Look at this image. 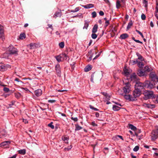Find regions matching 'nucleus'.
Returning <instances> with one entry per match:
<instances>
[{
  "mask_svg": "<svg viewBox=\"0 0 158 158\" xmlns=\"http://www.w3.org/2000/svg\"><path fill=\"white\" fill-rule=\"evenodd\" d=\"M77 17H79L80 18H83V16L82 14L79 13L77 15Z\"/></svg>",
  "mask_w": 158,
  "mask_h": 158,
  "instance_id": "4d7b16f0",
  "label": "nucleus"
},
{
  "mask_svg": "<svg viewBox=\"0 0 158 158\" xmlns=\"http://www.w3.org/2000/svg\"><path fill=\"white\" fill-rule=\"evenodd\" d=\"M75 126H76V128H75L76 131L79 130L81 129L82 128L79 125H76Z\"/></svg>",
  "mask_w": 158,
  "mask_h": 158,
  "instance_id": "a18cd8bd",
  "label": "nucleus"
},
{
  "mask_svg": "<svg viewBox=\"0 0 158 158\" xmlns=\"http://www.w3.org/2000/svg\"><path fill=\"white\" fill-rule=\"evenodd\" d=\"M35 94L37 96H39L42 94V91L41 89H38L35 91Z\"/></svg>",
  "mask_w": 158,
  "mask_h": 158,
  "instance_id": "4468645a",
  "label": "nucleus"
},
{
  "mask_svg": "<svg viewBox=\"0 0 158 158\" xmlns=\"http://www.w3.org/2000/svg\"><path fill=\"white\" fill-rule=\"evenodd\" d=\"M53 122H51L50 123L48 124V126L50 127H51L52 129H53L54 128V126L53 125Z\"/></svg>",
  "mask_w": 158,
  "mask_h": 158,
  "instance_id": "49530a36",
  "label": "nucleus"
},
{
  "mask_svg": "<svg viewBox=\"0 0 158 158\" xmlns=\"http://www.w3.org/2000/svg\"><path fill=\"white\" fill-rule=\"evenodd\" d=\"M145 88L149 89H152L154 87V85L153 83L149 81H147L145 82Z\"/></svg>",
  "mask_w": 158,
  "mask_h": 158,
  "instance_id": "423d86ee",
  "label": "nucleus"
},
{
  "mask_svg": "<svg viewBox=\"0 0 158 158\" xmlns=\"http://www.w3.org/2000/svg\"><path fill=\"white\" fill-rule=\"evenodd\" d=\"M130 78L131 81H136L137 80L136 76L135 73H133L131 75Z\"/></svg>",
  "mask_w": 158,
  "mask_h": 158,
  "instance_id": "f8f14e48",
  "label": "nucleus"
},
{
  "mask_svg": "<svg viewBox=\"0 0 158 158\" xmlns=\"http://www.w3.org/2000/svg\"><path fill=\"white\" fill-rule=\"evenodd\" d=\"M124 73L125 75L127 76L126 78H125V79H127L128 76L129 75V72L128 71V70L126 68L124 69L123 70Z\"/></svg>",
  "mask_w": 158,
  "mask_h": 158,
  "instance_id": "5701e85b",
  "label": "nucleus"
},
{
  "mask_svg": "<svg viewBox=\"0 0 158 158\" xmlns=\"http://www.w3.org/2000/svg\"><path fill=\"white\" fill-rule=\"evenodd\" d=\"M137 65L139 67L141 68L143 67L144 64L141 61H140L139 60L138 62L137 63Z\"/></svg>",
  "mask_w": 158,
  "mask_h": 158,
  "instance_id": "c9c22d12",
  "label": "nucleus"
},
{
  "mask_svg": "<svg viewBox=\"0 0 158 158\" xmlns=\"http://www.w3.org/2000/svg\"><path fill=\"white\" fill-rule=\"evenodd\" d=\"M89 107L91 109L95 111H97L99 110L97 108L94 107L91 105H89Z\"/></svg>",
  "mask_w": 158,
  "mask_h": 158,
  "instance_id": "c03bdc74",
  "label": "nucleus"
},
{
  "mask_svg": "<svg viewBox=\"0 0 158 158\" xmlns=\"http://www.w3.org/2000/svg\"><path fill=\"white\" fill-rule=\"evenodd\" d=\"M6 133L5 131L4 130H2L0 133V137L2 138L3 137H5L6 135Z\"/></svg>",
  "mask_w": 158,
  "mask_h": 158,
  "instance_id": "412c9836",
  "label": "nucleus"
},
{
  "mask_svg": "<svg viewBox=\"0 0 158 158\" xmlns=\"http://www.w3.org/2000/svg\"><path fill=\"white\" fill-rule=\"evenodd\" d=\"M28 47H30V49H35L40 47L39 44L36 43H31L27 45Z\"/></svg>",
  "mask_w": 158,
  "mask_h": 158,
  "instance_id": "0eeeda50",
  "label": "nucleus"
},
{
  "mask_svg": "<svg viewBox=\"0 0 158 158\" xmlns=\"http://www.w3.org/2000/svg\"><path fill=\"white\" fill-rule=\"evenodd\" d=\"M129 127L131 130H133L134 131H135L136 129V127L134 126L133 125L131 124H130L129 125Z\"/></svg>",
  "mask_w": 158,
  "mask_h": 158,
  "instance_id": "37998d69",
  "label": "nucleus"
},
{
  "mask_svg": "<svg viewBox=\"0 0 158 158\" xmlns=\"http://www.w3.org/2000/svg\"><path fill=\"white\" fill-rule=\"evenodd\" d=\"M156 130H156H153L151 133L150 136H151V140L152 141H154L156 140L158 138V132Z\"/></svg>",
  "mask_w": 158,
  "mask_h": 158,
  "instance_id": "20e7f679",
  "label": "nucleus"
},
{
  "mask_svg": "<svg viewBox=\"0 0 158 158\" xmlns=\"http://www.w3.org/2000/svg\"><path fill=\"white\" fill-rule=\"evenodd\" d=\"M117 136H118V135H116V136H115L113 138V140H117V139H118V137H117Z\"/></svg>",
  "mask_w": 158,
  "mask_h": 158,
  "instance_id": "69168bd1",
  "label": "nucleus"
},
{
  "mask_svg": "<svg viewBox=\"0 0 158 158\" xmlns=\"http://www.w3.org/2000/svg\"><path fill=\"white\" fill-rule=\"evenodd\" d=\"M139 60H138V59H136L135 60H132L130 61V64L132 65H134L135 64H137Z\"/></svg>",
  "mask_w": 158,
  "mask_h": 158,
  "instance_id": "f704fd0d",
  "label": "nucleus"
},
{
  "mask_svg": "<svg viewBox=\"0 0 158 158\" xmlns=\"http://www.w3.org/2000/svg\"><path fill=\"white\" fill-rule=\"evenodd\" d=\"M55 58L56 59V60L58 62H60L62 61V60L61 54L58 56H55Z\"/></svg>",
  "mask_w": 158,
  "mask_h": 158,
  "instance_id": "aec40b11",
  "label": "nucleus"
},
{
  "mask_svg": "<svg viewBox=\"0 0 158 158\" xmlns=\"http://www.w3.org/2000/svg\"><path fill=\"white\" fill-rule=\"evenodd\" d=\"M10 143V142L6 141H5L3 142H2L0 144V146H5L6 145H8V144H9Z\"/></svg>",
  "mask_w": 158,
  "mask_h": 158,
  "instance_id": "4be33fe9",
  "label": "nucleus"
},
{
  "mask_svg": "<svg viewBox=\"0 0 158 158\" xmlns=\"http://www.w3.org/2000/svg\"><path fill=\"white\" fill-rule=\"evenodd\" d=\"M109 20L106 21L105 22L104 27H107L109 25Z\"/></svg>",
  "mask_w": 158,
  "mask_h": 158,
  "instance_id": "3c124183",
  "label": "nucleus"
},
{
  "mask_svg": "<svg viewBox=\"0 0 158 158\" xmlns=\"http://www.w3.org/2000/svg\"><path fill=\"white\" fill-rule=\"evenodd\" d=\"M144 71L145 72H149L152 70V68L149 66H146L144 68Z\"/></svg>",
  "mask_w": 158,
  "mask_h": 158,
  "instance_id": "2eb2a0df",
  "label": "nucleus"
},
{
  "mask_svg": "<svg viewBox=\"0 0 158 158\" xmlns=\"http://www.w3.org/2000/svg\"><path fill=\"white\" fill-rule=\"evenodd\" d=\"M14 94L15 98L18 99L21 96V94L19 92L15 93Z\"/></svg>",
  "mask_w": 158,
  "mask_h": 158,
  "instance_id": "7c9ffc66",
  "label": "nucleus"
},
{
  "mask_svg": "<svg viewBox=\"0 0 158 158\" xmlns=\"http://www.w3.org/2000/svg\"><path fill=\"white\" fill-rule=\"evenodd\" d=\"M121 6L120 2L119 0H117L116 2V7L117 9L119 8Z\"/></svg>",
  "mask_w": 158,
  "mask_h": 158,
  "instance_id": "473e14b6",
  "label": "nucleus"
},
{
  "mask_svg": "<svg viewBox=\"0 0 158 158\" xmlns=\"http://www.w3.org/2000/svg\"><path fill=\"white\" fill-rule=\"evenodd\" d=\"M141 94V90L135 88L133 92V95L135 98L139 97L140 95Z\"/></svg>",
  "mask_w": 158,
  "mask_h": 158,
  "instance_id": "6e6552de",
  "label": "nucleus"
},
{
  "mask_svg": "<svg viewBox=\"0 0 158 158\" xmlns=\"http://www.w3.org/2000/svg\"><path fill=\"white\" fill-rule=\"evenodd\" d=\"M61 15V11L56 12L55 13L53 16V17L56 18L57 17H60Z\"/></svg>",
  "mask_w": 158,
  "mask_h": 158,
  "instance_id": "dca6fc26",
  "label": "nucleus"
},
{
  "mask_svg": "<svg viewBox=\"0 0 158 158\" xmlns=\"http://www.w3.org/2000/svg\"><path fill=\"white\" fill-rule=\"evenodd\" d=\"M18 152L19 154L24 155L26 153V150L24 149L19 150Z\"/></svg>",
  "mask_w": 158,
  "mask_h": 158,
  "instance_id": "4c0bfd02",
  "label": "nucleus"
},
{
  "mask_svg": "<svg viewBox=\"0 0 158 158\" xmlns=\"http://www.w3.org/2000/svg\"><path fill=\"white\" fill-rule=\"evenodd\" d=\"M120 108L116 105H114L113 106V109L114 110L117 111L119 110Z\"/></svg>",
  "mask_w": 158,
  "mask_h": 158,
  "instance_id": "c756f323",
  "label": "nucleus"
},
{
  "mask_svg": "<svg viewBox=\"0 0 158 158\" xmlns=\"http://www.w3.org/2000/svg\"><path fill=\"white\" fill-rule=\"evenodd\" d=\"M143 4L144 5L145 7H147V2L146 0H143Z\"/></svg>",
  "mask_w": 158,
  "mask_h": 158,
  "instance_id": "13d9d810",
  "label": "nucleus"
},
{
  "mask_svg": "<svg viewBox=\"0 0 158 158\" xmlns=\"http://www.w3.org/2000/svg\"><path fill=\"white\" fill-rule=\"evenodd\" d=\"M10 55V54L6 52L3 54V57L5 58H7Z\"/></svg>",
  "mask_w": 158,
  "mask_h": 158,
  "instance_id": "ea45409f",
  "label": "nucleus"
},
{
  "mask_svg": "<svg viewBox=\"0 0 158 158\" xmlns=\"http://www.w3.org/2000/svg\"><path fill=\"white\" fill-rule=\"evenodd\" d=\"M139 148L138 146H136L133 149V151L135 152H137L139 150Z\"/></svg>",
  "mask_w": 158,
  "mask_h": 158,
  "instance_id": "603ef678",
  "label": "nucleus"
},
{
  "mask_svg": "<svg viewBox=\"0 0 158 158\" xmlns=\"http://www.w3.org/2000/svg\"><path fill=\"white\" fill-rule=\"evenodd\" d=\"M141 18L143 20H144L146 19V16L144 14H142L141 15Z\"/></svg>",
  "mask_w": 158,
  "mask_h": 158,
  "instance_id": "864d4df0",
  "label": "nucleus"
},
{
  "mask_svg": "<svg viewBox=\"0 0 158 158\" xmlns=\"http://www.w3.org/2000/svg\"><path fill=\"white\" fill-rule=\"evenodd\" d=\"M133 22L131 20L130 22L128 23L127 26V30H128L129 29H130L131 27V26L133 25Z\"/></svg>",
  "mask_w": 158,
  "mask_h": 158,
  "instance_id": "cd10ccee",
  "label": "nucleus"
},
{
  "mask_svg": "<svg viewBox=\"0 0 158 158\" xmlns=\"http://www.w3.org/2000/svg\"><path fill=\"white\" fill-rule=\"evenodd\" d=\"M22 89H24V90H25L27 92H29L30 93H31V92L30 91L29 89L27 88H26V87H25V88H24V87H22L21 88Z\"/></svg>",
  "mask_w": 158,
  "mask_h": 158,
  "instance_id": "052dcab7",
  "label": "nucleus"
},
{
  "mask_svg": "<svg viewBox=\"0 0 158 158\" xmlns=\"http://www.w3.org/2000/svg\"><path fill=\"white\" fill-rule=\"evenodd\" d=\"M56 101L54 100H48V102L50 103H54L56 102Z\"/></svg>",
  "mask_w": 158,
  "mask_h": 158,
  "instance_id": "0e129e2a",
  "label": "nucleus"
},
{
  "mask_svg": "<svg viewBox=\"0 0 158 158\" xmlns=\"http://www.w3.org/2000/svg\"><path fill=\"white\" fill-rule=\"evenodd\" d=\"M82 6L85 8L87 9L93 8L94 7V5L91 4H88L84 6L82 5Z\"/></svg>",
  "mask_w": 158,
  "mask_h": 158,
  "instance_id": "f3484780",
  "label": "nucleus"
},
{
  "mask_svg": "<svg viewBox=\"0 0 158 158\" xmlns=\"http://www.w3.org/2000/svg\"><path fill=\"white\" fill-rule=\"evenodd\" d=\"M99 14L101 16H103L104 15V13L102 11H100L99 12Z\"/></svg>",
  "mask_w": 158,
  "mask_h": 158,
  "instance_id": "338daca9",
  "label": "nucleus"
},
{
  "mask_svg": "<svg viewBox=\"0 0 158 158\" xmlns=\"http://www.w3.org/2000/svg\"><path fill=\"white\" fill-rule=\"evenodd\" d=\"M61 57L62 60H67V59L68 56L65 54H61Z\"/></svg>",
  "mask_w": 158,
  "mask_h": 158,
  "instance_id": "e433bc0d",
  "label": "nucleus"
},
{
  "mask_svg": "<svg viewBox=\"0 0 158 158\" xmlns=\"http://www.w3.org/2000/svg\"><path fill=\"white\" fill-rule=\"evenodd\" d=\"M91 37L93 39H95L97 37V35L95 33H93L91 35Z\"/></svg>",
  "mask_w": 158,
  "mask_h": 158,
  "instance_id": "de8ad7c7",
  "label": "nucleus"
},
{
  "mask_svg": "<svg viewBox=\"0 0 158 158\" xmlns=\"http://www.w3.org/2000/svg\"><path fill=\"white\" fill-rule=\"evenodd\" d=\"M89 22L87 21L86 20L85 21L84 26L83 27V29H87L89 26Z\"/></svg>",
  "mask_w": 158,
  "mask_h": 158,
  "instance_id": "393cba45",
  "label": "nucleus"
},
{
  "mask_svg": "<svg viewBox=\"0 0 158 158\" xmlns=\"http://www.w3.org/2000/svg\"><path fill=\"white\" fill-rule=\"evenodd\" d=\"M3 27L0 24V38L3 39L4 37Z\"/></svg>",
  "mask_w": 158,
  "mask_h": 158,
  "instance_id": "9d476101",
  "label": "nucleus"
},
{
  "mask_svg": "<svg viewBox=\"0 0 158 158\" xmlns=\"http://www.w3.org/2000/svg\"><path fill=\"white\" fill-rule=\"evenodd\" d=\"M143 94L144 95L143 98L145 100H147L150 98L153 99L155 97L153 92L152 91L145 90Z\"/></svg>",
  "mask_w": 158,
  "mask_h": 158,
  "instance_id": "f257e3e1",
  "label": "nucleus"
},
{
  "mask_svg": "<svg viewBox=\"0 0 158 158\" xmlns=\"http://www.w3.org/2000/svg\"><path fill=\"white\" fill-rule=\"evenodd\" d=\"M143 106L144 107L151 109L154 108L155 107V106L154 104H147L146 103H143Z\"/></svg>",
  "mask_w": 158,
  "mask_h": 158,
  "instance_id": "1a4fd4ad",
  "label": "nucleus"
},
{
  "mask_svg": "<svg viewBox=\"0 0 158 158\" xmlns=\"http://www.w3.org/2000/svg\"><path fill=\"white\" fill-rule=\"evenodd\" d=\"M92 56H91V55H90V56H88V59H87V60L88 61H89L90 60H91L92 59Z\"/></svg>",
  "mask_w": 158,
  "mask_h": 158,
  "instance_id": "e2e57ef3",
  "label": "nucleus"
},
{
  "mask_svg": "<svg viewBox=\"0 0 158 158\" xmlns=\"http://www.w3.org/2000/svg\"><path fill=\"white\" fill-rule=\"evenodd\" d=\"M123 82L125 85L123 89V92L125 94L129 93L131 90V85L128 82L125 83L124 80H123Z\"/></svg>",
  "mask_w": 158,
  "mask_h": 158,
  "instance_id": "f03ea898",
  "label": "nucleus"
},
{
  "mask_svg": "<svg viewBox=\"0 0 158 158\" xmlns=\"http://www.w3.org/2000/svg\"><path fill=\"white\" fill-rule=\"evenodd\" d=\"M72 146L71 145H70L67 148H64V150L65 151H69V150L71 149V148H72Z\"/></svg>",
  "mask_w": 158,
  "mask_h": 158,
  "instance_id": "8fccbe9b",
  "label": "nucleus"
},
{
  "mask_svg": "<svg viewBox=\"0 0 158 158\" xmlns=\"http://www.w3.org/2000/svg\"><path fill=\"white\" fill-rule=\"evenodd\" d=\"M128 37V35L127 33L121 34L120 35V38L121 39H125Z\"/></svg>",
  "mask_w": 158,
  "mask_h": 158,
  "instance_id": "a211bd4d",
  "label": "nucleus"
},
{
  "mask_svg": "<svg viewBox=\"0 0 158 158\" xmlns=\"http://www.w3.org/2000/svg\"><path fill=\"white\" fill-rule=\"evenodd\" d=\"M92 67L91 65H88L86 66L84 69V71L85 72H87L91 69Z\"/></svg>",
  "mask_w": 158,
  "mask_h": 158,
  "instance_id": "b1692460",
  "label": "nucleus"
},
{
  "mask_svg": "<svg viewBox=\"0 0 158 158\" xmlns=\"http://www.w3.org/2000/svg\"><path fill=\"white\" fill-rule=\"evenodd\" d=\"M71 119L75 122H77L78 121V119L77 117L73 118V117H71Z\"/></svg>",
  "mask_w": 158,
  "mask_h": 158,
  "instance_id": "bf43d9fd",
  "label": "nucleus"
},
{
  "mask_svg": "<svg viewBox=\"0 0 158 158\" xmlns=\"http://www.w3.org/2000/svg\"><path fill=\"white\" fill-rule=\"evenodd\" d=\"M3 90L6 92H8L10 91V90L8 88L4 87L3 88Z\"/></svg>",
  "mask_w": 158,
  "mask_h": 158,
  "instance_id": "6e6d98bb",
  "label": "nucleus"
},
{
  "mask_svg": "<svg viewBox=\"0 0 158 158\" xmlns=\"http://www.w3.org/2000/svg\"><path fill=\"white\" fill-rule=\"evenodd\" d=\"M62 140H63L65 143H68L69 138L67 136H64L62 138Z\"/></svg>",
  "mask_w": 158,
  "mask_h": 158,
  "instance_id": "c85d7f7f",
  "label": "nucleus"
},
{
  "mask_svg": "<svg viewBox=\"0 0 158 158\" xmlns=\"http://www.w3.org/2000/svg\"><path fill=\"white\" fill-rule=\"evenodd\" d=\"M48 27H47V29H48V28H51L52 30H53L52 25L48 24Z\"/></svg>",
  "mask_w": 158,
  "mask_h": 158,
  "instance_id": "680f3d73",
  "label": "nucleus"
},
{
  "mask_svg": "<svg viewBox=\"0 0 158 158\" xmlns=\"http://www.w3.org/2000/svg\"><path fill=\"white\" fill-rule=\"evenodd\" d=\"M55 69L58 75L60 76L61 73V71L59 64H58L56 65L55 66Z\"/></svg>",
  "mask_w": 158,
  "mask_h": 158,
  "instance_id": "9b49d317",
  "label": "nucleus"
},
{
  "mask_svg": "<svg viewBox=\"0 0 158 158\" xmlns=\"http://www.w3.org/2000/svg\"><path fill=\"white\" fill-rule=\"evenodd\" d=\"M25 38V35L24 33L21 34L19 36V38L20 39L23 40Z\"/></svg>",
  "mask_w": 158,
  "mask_h": 158,
  "instance_id": "a19ab883",
  "label": "nucleus"
},
{
  "mask_svg": "<svg viewBox=\"0 0 158 158\" xmlns=\"http://www.w3.org/2000/svg\"><path fill=\"white\" fill-rule=\"evenodd\" d=\"M150 77L152 79H154L156 78V76L155 73H150L149 75Z\"/></svg>",
  "mask_w": 158,
  "mask_h": 158,
  "instance_id": "72a5a7b5",
  "label": "nucleus"
},
{
  "mask_svg": "<svg viewBox=\"0 0 158 158\" xmlns=\"http://www.w3.org/2000/svg\"><path fill=\"white\" fill-rule=\"evenodd\" d=\"M59 45L60 48H63L64 47V42H61L60 43H59Z\"/></svg>",
  "mask_w": 158,
  "mask_h": 158,
  "instance_id": "79ce46f5",
  "label": "nucleus"
},
{
  "mask_svg": "<svg viewBox=\"0 0 158 158\" xmlns=\"http://www.w3.org/2000/svg\"><path fill=\"white\" fill-rule=\"evenodd\" d=\"M156 8L157 9V11H156L155 15L157 19H158V3L157 4Z\"/></svg>",
  "mask_w": 158,
  "mask_h": 158,
  "instance_id": "58836bf2",
  "label": "nucleus"
},
{
  "mask_svg": "<svg viewBox=\"0 0 158 158\" xmlns=\"http://www.w3.org/2000/svg\"><path fill=\"white\" fill-rule=\"evenodd\" d=\"M145 82L142 83L139 81H136L135 85V88L136 89L141 90L145 88Z\"/></svg>",
  "mask_w": 158,
  "mask_h": 158,
  "instance_id": "39448f33",
  "label": "nucleus"
},
{
  "mask_svg": "<svg viewBox=\"0 0 158 158\" xmlns=\"http://www.w3.org/2000/svg\"><path fill=\"white\" fill-rule=\"evenodd\" d=\"M145 71H143V70H140L139 71L138 74L139 76H144L145 74Z\"/></svg>",
  "mask_w": 158,
  "mask_h": 158,
  "instance_id": "2f4dec72",
  "label": "nucleus"
},
{
  "mask_svg": "<svg viewBox=\"0 0 158 158\" xmlns=\"http://www.w3.org/2000/svg\"><path fill=\"white\" fill-rule=\"evenodd\" d=\"M98 28V26L97 24H95L92 30V32L93 33H95L97 31Z\"/></svg>",
  "mask_w": 158,
  "mask_h": 158,
  "instance_id": "6ab92c4d",
  "label": "nucleus"
},
{
  "mask_svg": "<svg viewBox=\"0 0 158 158\" xmlns=\"http://www.w3.org/2000/svg\"><path fill=\"white\" fill-rule=\"evenodd\" d=\"M91 15H92V17L93 18H94L96 17L97 14L95 11H93Z\"/></svg>",
  "mask_w": 158,
  "mask_h": 158,
  "instance_id": "09e8293b",
  "label": "nucleus"
},
{
  "mask_svg": "<svg viewBox=\"0 0 158 158\" xmlns=\"http://www.w3.org/2000/svg\"><path fill=\"white\" fill-rule=\"evenodd\" d=\"M136 55L138 57V59H138V60H139L140 61H142L143 60V57L141 56V55H140L138 53H136Z\"/></svg>",
  "mask_w": 158,
  "mask_h": 158,
  "instance_id": "a878e982",
  "label": "nucleus"
},
{
  "mask_svg": "<svg viewBox=\"0 0 158 158\" xmlns=\"http://www.w3.org/2000/svg\"><path fill=\"white\" fill-rule=\"evenodd\" d=\"M7 51L10 54H17L18 50L13 45H10L7 48Z\"/></svg>",
  "mask_w": 158,
  "mask_h": 158,
  "instance_id": "7ed1b4c3",
  "label": "nucleus"
},
{
  "mask_svg": "<svg viewBox=\"0 0 158 158\" xmlns=\"http://www.w3.org/2000/svg\"><path fill=\"white\" fill-rule=\"evenodd\" d=\"M7 69V67L5 65H1L0 66V71H4Z\"/></svg>",
  "mask_w": 158,
  "mask_h": 158,
  "instance_id": "bb28decb",
  "label": "nucleus"
},
{
  "mask_svg": "<svg viewBox=\"0 0 158 158\" xmlns=\"http://www.w3.org/2000/svg\"><path fill=\"white\" fill-rule=\"evenodd\" d=\"M91 125L94 126H97V125L94 122H93L91 123Z\"/></svg>",
  "mask_w": 158,
  "mask_h": 158,
  "instance_id": "774afa93",
  "label": "nucleus"
},
{
  "mask_svg": "<svg viewBox=\"0 0 158 158\" xmlns=\"http://www.w3.org/2000/svg\"><path fill=\"white\" fill-rule=\"evenodd\" d=\"M122 95L123 96L124 98L126 99H129L130 101H133L134 100V99L131 98V96L130 95L128 94H122Z\"/></svg>",
  "mask_w": 158,
  "mask_h": 158,
  "instance_id": "ddd939ff",
  "label": "nucleus"
},
{
  "mask_svg": "<svg viewBox=\"0 0 158 158\" xmlns=\"http://www.w3.org/2000/svg\"><path fill=\"white\" fill-rule=\"evenodd\" d=\"M101 52H99L98 54V55H96L95 56V57L93 59V60L97 59L98 57H99L100 55Z\"/></svg>",
  "mask_w": 158,
  "mask_h": 158,
  "instance_id": "5fc2aeb1",
  "label": "nucleus"
}]
</instances>
